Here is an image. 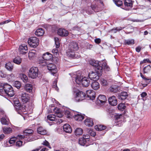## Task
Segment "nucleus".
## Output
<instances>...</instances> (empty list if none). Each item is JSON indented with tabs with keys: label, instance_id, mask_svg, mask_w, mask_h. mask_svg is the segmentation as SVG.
Returning <instances> with one entry per match:
<instances>
[{
	"label": "nucleus",
	"instance_id": "obj_1",
	"mask_svg": "<svg viewBox=\"0 0 151 151\" xmlns=\"http://www.w3.org/2000/svg\"><path fill=\"white\" fill-rule=\"evenodd\" d=\"M72 80L75 81L76 83L78 84L81 83L83 86L87 87L90 84V81L89 78L84 77L81 76L80 73L77 74L76 75H74L72 78Z\"/></svg>",
	"mask_w": 151,
	"mask_h": 151
},
{
	"label": "nucleus",
	"instance_id": "obj_2",
	"mask_svg": "<svg viewBox=\"0 0 151 151\" xmlns=\"http://www.w3.org/2000/svg\"><path fill=\"white\" fill-rule=\"evenodd\" d=\"M79 48L77 43L71 42L69 45L68 49L67 52V54L68 57L70 58H76L77 56L75 54V52L77 51Z\"/></svg>",
	"mask_w": 151,
	"mask_h": 151
},
{
	"label": "nucleus",
	"instance_id": "obj_3",
	"mask_svg": "<svg viewBox=\"0 0 151 151\" xmlns=\"http://www.w3.org/2000/svg\"><path fill=\"white\" fill-rule=\"evenodd\" d=\"M4 91L9 97H12L14 94V91L12 87L7 83L4 84Z\"/></svg>",
	"mask_w": 151,
	"mask_h": 151
},
{
	"label": "nucleus",
	"instance_id": "obj_4",
	"mask_svg": "<svg viewBox=\"0 0 151 151\" xmlns=\"http://www.w3.org/2000/svg\"><path fill=\"white\" fill-rule=\"evenodd\" d=\"M38 69L37 67H32L29 70V76L32 78H36L38 76Z\"/></svg>",
	"mask_w": 151,
	"mask_h": 151
},
{
	"label": "nucleus",
	"instance_id": "obj_5",
	"mask_svg": "<svg viewBox=\"0 0 151 151\" xmlns=\"http://www.w3.org/2000/svg\"><path fill=\"white\" fill-rule=\"evenodd\" d=\"M29 45L33 48L36 47L39 45V39L35 37H31L28 40Z\"/></svg>",
	"mask_w": 151,
	"mask_h": 151
},
{
	"label": "nucleus",
	"instance_id": "obj_6",
	"mask_svg": "<svg viewBox=\"0 0 151 151\" xmlns=\"http://www.w3.org/2000/svg\"><path fill=\"white\" fill-rule=\"evenodd\" d=\"M86 97L85 93L82 91H79L76 93L74 100L76 102L80 101L84 99Z\"/></svg>",
	"mask_w": 151,
	"mask_h": 151
},
{
	"label": "nucleus",
	"instance_id": "obj_7",
	"mask_svg": "<svg viewBox=\"0 0 151 151\" xmlns=\"http://www.w3.org/2000/svg\"><path fill=\"white\" fill-rule=\"evenodd\" d=\"M46 66H47L48 69L50 71H51L52 74L53 75H54L57 72V69L56 68V66L55 65L52 63H47Z\"/></svg>",
	"mask_w": 151,
	"mask_h": 151
},
{
	"label": "nucleus",
	"instance_id": "obj_8",
	"mask_svg": "<svg viewBox=\"0 0 151 151\" xmlns=\"http://www.w3.org/2000/svg\"><path fill=\"white\" fill-rule=\"evenodd\" d=\"M106 101V96L104 95H100L97 99L96 102L100 105H103Z\"/></svg>",
	"mask_w": 151,
	"mask_h": 151
},
{
	"label": "nucleus",
	"instance_id": "obj_9",
	"mask_svg": "<svg viewBox=\"0 0 151 151\" xmlns=\"http://www.w3.org/2000/svg\"><path fill=\"white\" fill-rule=\"evenodd\" d=\"M33 131L31 129H27L25 130L24 132V135L29 136V139H27V141H32L34 140L32 139V135Z\"/></svg>",
	"mask_w": 151,
	"mask_h": 151
},
{
	"label": "nucleus",
	"instance_id": "obj_10",
	"mask_svg": "<svg viewBox=\"0 0 151 151\" xmlns=\"http://www.w3.org/2000/svg\"><path fill=\"white\" fill-rule=\"evenodd\" d=\"M132 4L131 0H125L124 1V9L126 10H129L132 8Z\"/></svg>",
	"mask_w": 151,
	"mask_h": 151
},
{
	"label": "nucleus",
	"instance_id": "obj_11",
	"mask_svg": "<svg viewBox=\"0 0 151 151\" xmlns=\"http://www.w3.org/2000/svg\"><path fill=\"white\" fill-rule=\"evenodd\" d=\"M68 31L65 29L62 28L59 29L58 31V34L61 37H66L68 34Z\"/></svg>",
	"mask_w": 151,
	"mask_h": 151
},
{
	"label": "nucleus",
	"instance_id": "obj_12",
	"mask_svg": "<svg viewBox=\"0 0 151 151\" xmlns=\"http://www.w3.org/2000/svg\"><path fill=\"white\" fill-rule=\"evenodd\" d=\"M108 100L109 103L111 106H115L117 104V100L114 96H113L109 97Z\"/></svg>",
	"mask_w": 151,
	"mask_h": 151
},
{
	"label": "nucleus",
	"instance_id": "obj_13",
	"mask_svg": "<svg viewBox=\"0 0 151 151\" xmlns=\"http://www.w3.org/2000/svg\"><path fill=\"white\" fill-rule=\"evenodd\" d=\"M21 99L23 103H26L28 102L29 100V95L25 93L22 94L21 96Z\"/></svg>",
	"mask_w": 151,
	"mask_h": 151
},
{
	"label": "nucleus",
	"instance_id": "obj_14",
	"mask_svg": "<svg viewBox=\"0 0 151 151\" xmlns=\"http://www.w3.org/2000/svg\"><path fill=\"white\" fill-rule=\"evenodd\" d=\"M100 76L96 72H93V71L90 72L88 74V76L89 78L91 79H95V80H98L99 79Z\"/></svg>",
	"mask_w": 151,
	"mask_h": 151
},
{
	"label": "nucleus",
	"instance_id": "obj_15",
	"mask_svg": "<svg viewBox=\"0 0 151 151\" xmlns=\"http://www.w3.org/2000/svg\"><path fill=\"white\" fill-rule=\"evenodd\" d=\"M86 94L88 97L91 100H93L95 97V93L92 90H88L86 91Z\"/></svg>",
	"mask_w": 151,
	"mask_h": 151
},
{
	"label": "nucleus",
	"instance_id": "obj_16",
	"mask_svg": "<svg viewBox=\"0 0 151 151\" xmlns=\"http://www.w3.org/2000/svg\"><path fill=\"white\" fill-rule=\"evenodd\" d=\"M47 119L52 121H55L57 122H59L60 123H61L62 121L60 122V120H61V119L56 118L55 116L54 115L49 114L47 116Z\"/></svg>",
	"mask_w": 151,
	"mask_h": 151
},
{
	"label": "nucleus",
	"instance_id": "obj_17",
	"mask_svg": "<svg viewBox=\"0 0 151 151\" xmlns=\"http://www.w3.org/2000/svg\"><path fill=\"white\" fill-rule=\"evenodd\" d=\"M120 89L119 87L115 85H112L109 88V90L111 92L114 93L118 92Z\"/></svg>",
	"mask_w": 151,
	"mask_h": 151
},
{
	"label": "nucleus",
	"instance_id": "obj_18",
	"mask_svg": "<svg viewBox=\"0 0 151 151\" xmlns=\"http://www.w3.org/2000/svg\"><path fill=\"white\" fill-rule=\"evenodd\" d=\"M28 50L27 47V45H21L20 46L19 51L20 53L24 54L27 53Z\"/></svg>",
	"mask_w": 151,
	"mask_h": 151
},
{
	"label": "nucleus",
	"instance_id": "obj_19",
	"mask_svg": "<svg viewBox=\"0 0 151 151\" xmlns=\"http://www.w3.org/2000/svg\"><path fill=\"white\" fill-rule=\"evenodd\" d=\"M84 118V116L79 113H76L74 116L75 120L78 121H82Z\"/></svg>",
	"mask_w": 151,
	"mask_h": 151
},
{
	"label": "nucleus",
	"instance_id": "obj_20",
	"mask_svg": "<svg viewBox=\"0 0 151 151\" xmlns=\"http://www.w3.org/2000/svg\"><path fill=\"white\" fill-rule=\"evenodd\" d=\"M42 57L44 60L48 61L52 59V56L50 53L47 52L43 54Z\"/></svg>",
	"mask_w": 151,
	"mask_h": 151
},
{
	"label": "nucleus",
	"instance_id": "obj_21",
	"mask_svg": "<svg viewBox=\"0 0 151 151\" xmlns=\"http://www.w3.org/2000/svg\"><path fill=\"white\" fill-rule=\"evenodd\" d=\"M85 124L88 127H91L93 125V122L92 119L90 118H88L84 121Z\"/></svg>",
	"mask_w": 151,
	"mask_h": 151
},
{
	"label": "nucleus",
	"instance_id": "obj_22",
	"mask_svg": "<svg viewBox=\"0 0 151 151\" xmlns=\"http://www.w3.org/2000/svg\"><path fill=\"white\" fill-rule=\"evenodd\" d=\"M64 131L66 133H70L72 131V129L70 126L68 124H65L63 126Z\"/></svg>",
	"mask_w": 151,
	"mask_h": 151
},
{
	"label": "nucleus",
	"instance_id": "obj_23",
	"mask_svg": "<svg viewBox=\"0 0 151 151\" xmlns=\"http://www.w3.org/2000/svg\"><path fill=\"white\" fill-rule=\"evenodd\" d=\"M6 68L8 70L12 71L13 68V63L8 62L5 65Z\"/></svg>",
	"mask_w": 151,
	"mask_h": 151
},
{
	"label": "nucleus",
	"instance_id": "obj_24",
	"mask_svg": "<svg viewBox=\"0 0 151 151\" xmlns=\"http://www.w3.org/2000/svg\"><path fill=\"white\" fill-rule=\"evenodd\" d=\"M45 31L42 28H40L36 30L35 34L37 36H41L43 35Z\"/></svg>",
	"mask_w": 151,
	"mask_h": 151
},
{
	"label": "nucleus",
	"instance_id": "obj_25",
	"mask_svg": "<svg viewBox=\"0 0 151 151\" xmlns=\"http://www.w3.org/2000/svg\"><path fill=\"white\" fill-rule=\"evenodd\" d=\"M122 115L121 114L119 115H117L115 116L116 120L118 122V124L117 125H118L119 126H122V121H118L119 119H122Z\"/></svg>",
	"mask_w": 151,
	"mask_h": 151
},
{
	"label": "nucleus",
	"instance_id": "obj_26",
	"mask_svg": "<svg viewBox=\"0 0 151 151\" xmlns=\"http://www.w3.org/2000/svg\"><path fill=\"white\" fill-rule=\"evenodd\" d=\"M95 70L96 72L99 76L101 75L103 71V68L99 65L95 68Z\"/></svg>",
	"mask_w": 151,
	"mask_h": 151
},
{
	"label": "nucleus",
	"instance_id": "obj_27",
	"mask_svg": "<svg viewBox=\"0 0 151 151\" xmlns=\"http://www.w3.org/2000/svg\"><path fill=\"white\" fill-rule=\"evenodd\" d=\"M24 88L26 91L30 92L33 88L31 84L27 83L25 85Z\"/></svg>",
	"mask_w": 151,
	"mask_h": 151
},
{
	"label": "nucleus",
	"instance_id": "obj_28",
	"mask_svg": "<svg viewBox=\"0 0 151 151\" xmlns=\"http://www.w3.org/2000/svg\"><path fill=\"white\" fill-rule=\"evenodd\" d=\"M92 88L94 90H97L99 88V83L96 81H94L91 84Z\"/></svg>",
	"mask_w": 151,
	"mask_h": 151
},
{
	"label": "nucleus",
	"instance_id": "obj_29",
	"mask_svg": "<svg viewBox=\"0 0 151 151\" xmlns=\"http://www.w3.org/2000/svg\"><path fill=\"white\" fill-rule=\"evenodd\" d=\"M37 132L38 133L41 135H45L47 133L46 130L41 127H40L37 128Z\"/></svg>",
	"mask_w": 151,
	"mask_h": 151
},
{
	"label": "nucleus",
	"instance_id": "obj_30",
	"mask_svg": "<svg viewBox=\"0 0 151 151\" xmlns=\"http://www.w3.org/2000/svg\"><path fill=\"white\" fill-rule=\"evenodd\" d=\"M95 128L98 131H101L105 130L106 128V127L102 125H99L95 126Z\"/></svg>",
	"mask_w": 151,
	"mask_h": 151
},
{
	"label": "nucleus",
	"instance_id": "obj_31",
	"mask_svg": "<svg viewBox=\"0 0 151 151\" xmlns=\"http://www.w3.org/2000/svg\"><path fill=\"white\" fill-rule=\"evenodd\" d=\"M3 131L5 134H9L12 132V130L9 127H4L3 128Z\"/></svg>",
	"mask_w": 151,
	"mask_h": 151
},
{
	"label": "nucleus",
	"instance_id": "obj_32",
	"mask_svg": "<svg viewBox=\"0 0 151 151\" xmlns=\"http://www.w3.org/2000/svg\"><path fill=\"white\" fill-rule=\"evenodd\" d=\"M89 63L91 65L95 68L99 65V62L95 60H91L89 61Z\"/></svg>",
	"mask_w": 151,
	"mask_h": 151
},
{
	"label": "nucleus",
	"instance_id": "obj_33",
	"mask_svg": "<svg viewBox=\"0 0 151 151\" xmlns=\"http://www.w3.org/2000/svg\"><path fill=\"white\" fill-rule=\"evenodd\" d=\"M124 43L126 45H132L134 43V39L125 40Z\"/></svg>",
	"mask_w": 151,
	"mask_h": 151
},
{
	"label": "nucleus",
	"instance_id": "obj_34",
	"mask_svg": "<svg viewBox=\"0 0 151 151\" xmlns=\"http://www.w3.org/2000/svg\"><path fill=\"white\" fill-rule=\"evenodd\" d=\"M83 130L81 128H77L75 131V134L76 135H79L82 134Z\"/></svg>",
	"mask_w": 151,
	"mask_h": 151
},
{
	"label": "nucleus",
	"instance_id": "obj_35",
	"mask_svg": "<svg viewBox=\"0 0 151 151\" xmlns=\"http://www.w3.org/2000/svg\"><path fill=\"white\" fill-rule=\"evenodd\" d=\"M22 60L21 58L19 57L15 58L13 60L14 63L17 64H19L21 63Z\"/></svg>",
	"mask_w": 151,
	"mask_h": 151
},
{
	"label": "nucleus",
	"instance_id": "obj_36",
	"mask_svg": "<svg viewBox=\"0 0 151 151\" xmlns=\"http://www.w3.org/2000/svg\"><path fill=\"white\" fill-rule=\"evenodd\" d=\"M86 140H85L83 137L80 138L79 139V143L81 145H84L86 142Z\"/></svg>",
	"mask_w": 151,
	"mask_h": 151
},
{
	"label": "nucleus",
	"instance_id": "obj_37",
	"mask_svg": "<svg viewBox=\"0 0 151 151\" xmlns=\"http://www.w3.org/2000/svg\"><path fill=\"white\" fill-rule=\"evenodd\" d=\"M115 4L118 6H122L123 3L122 1L120 0H114ZM121 8H122L121 7Z\"/></svg>",
	"mask_w": 151,
	"mask_h": 151
},
{
	"label": "nucleus",
	"instance_id": "obj_38",
	"mask_svg": "<svg viewBox=\"0 0 151 151\" xmlns=\"http://www.w3.org/2000/svg\"><path fill=\"white\" fill-rule=\"evenodd\" d=\"M151 67L150 65H147L143 69L144 73H147L150 71Z\"/></svg>",
	"mask_w": 151,
	"mask_h": 151
},
{
	"label": "nucleus",
	"instance_id": "obj_39",
	"mask_svg": "<svg viewBox=\"0 0 151 151\" xmlns=\"http://www.w3.org/2000/svg\"><path fill=\"white\" fill-rule=\"evenodd\" d=\"M35 56V53L33 52H30L28 54V57L30 60H32Z\"/></svg>",
	"mask_w": 151,
	"mask_h": 151
},
{
	"label": "nucleus",
	"instance_id": "obj_40",
	"mask_svg": "<svg viewBox=\"0 0 151 151\" xmlns=\"http://www.w3.org/2000/svg\"><path fill=\"white\" fill-rule=\"evenodd\" d=\"M14 86L16 87L17 88H20L21 86V84L20 82L19 81H16L14 82Z\"/></svg>",
	"mask_w": 151,
	"mask_h": 151
},
{
	"label": "nucleus",
	"instance_id": "obj_41",
	"mask_svg": "<svg viewBox=\"0 0 151 151\" xmlns=\"http://www.w3.org/2000/svg\"><path fill=\"white\" fill-rule=\"evenodd\" d=\"M42 57V59L39 60V62L40 64H42L43 65L46 66L48 63Z\"/></svg>",
	"mask_w": 151,
	"mask_h": 151
},
{
	"label": "nucleus",
	"instance_id": "obj_42",
	"mask_svg": "<svg viewBox=\"0 0 151 151\" xmlns=\"http://www.w3.org/2000/svg\"><path fill=\"white\" fill-rule=\"evenodd\" d=\"M100 83L101 85L104 86H106L108 84L107 81L104 78L101 79Z\"/></svg>",
	"mask_w": 151,
	"mask_h": 151
},
{
	"label": "nucleus",
	"instance_id": "obj_43",
	"mask_svg": "<svg viewBox=\"0 0 151 151\" xmlns=\"http://www.w3.org/2000/svg\"><path fill=\"white\" fill-rule=\"evenodd\" d=\"M1 123L3 124L8 125V122L4 117H2L1 120Z\"/></svg>",
	"mask_w": 151,
	"mask_h": 151
},
{
	"label": "nucleus",
	"instance_id": "obj_44",
	"mask_svg": "<svg viewBox=\"0 0 151 151\" xmlns=\"http://www.w3.org/2000/svg\"><path fill=\"white\" fill-rule=\"evenodd\" d=\"M122 30V28L120 27V28H118V27H116V28L113 29L110 31V32L112 33H116L117 31H119L120 30Z\"/></svg>",
	"mask_w": 151,
	"mask_h": 151
},
{
	"label": "nucleus",
	"instance_id": "obj_45",
	"mask_svg": "<svg viewBox=\"0 0 151 151\" xmlns=\"http://www.w3.org/2000/svg\"><path fill=\"white\" fill-rule=\"evenodd\" d=\"M57 81L56 80L54 81L53 85H52V88H55L56 90L58 91V88L57 85Z\"/></svg>",
	"mask_w": 151,
	"mask_h": 151
},
{
	"label": "nucleus",
	"instance_id": "obj_46",
	"mask_svg": "<svg viewBox=\"0 0 151 151\" xmlns=\"http://www.w3.org/2000/svg\"><path fill=\"white\" fill-rule=\"evenodd\" d=\"M129 97V95L128 93L126 92L123 91V100L127 99V100H128V99L127 98Z\"/></svg>",
	"mask_w": 151,
	"mask_h": 151
},
{
	"label": "nucleus",
	"instance_id": "obj_47",
	"mask_svg": "<svg viewBox=\"0 0 151 151\" xmlns=\"http://www.w3.org/2000/svg\"><path fill=\"white\" fill-rule=\"evenodd\" d=\"M65 115L67 116V118H70L71 116V113L70 111L66 110L64 112Z\"/></svg>",
	"mask_w": 151,
	"mask_h": 151
},
{
	"label": "nucleus",
	"instance_id": "obj_48",
	"mask_svg": "<svg viewBox=\"0 0 151 151\" xmlns=\"http://www.w3.org/2000/svg\"><path fill=\"white\" fill-rule=\"evenodd\" d=\"M42 144L43 145L47 146L50 149L51 148V147L50 146L49 143L46 140H45Z\"/></svg>",
	"mask_w": 151,
	"mask_h": 151
},
{
	"label": "nucleus",
	"instance_id": "obj_49",
	"mask_svg": "<svg viewBox=\"0 0 151 151\" xmlns=\"http://www.w3.org/2000/svg\"><path fill=\"white\" fill-rule=\"evenodd\" d=\"M141 76L143 79L145 80L147 82H151V79H149L146 78L142 73H141Z\"/></svg>",
	"mask_w": 151,
	"mask_h": 151
},
{
	"label": "nucleus",
	"instance_id": "obj_50",
	"mask_svg": "<svg viewBox=\"0 0 151 151\" xmlns=\"http://www.w3.org/2000/svg\"><path fill=\"white\" fill-rule=\"evenodd\" d=\"M118 110L120 111H123V103H121L118 105Z\"/></svg>",
	"mask_w": 151,
	"mask_h": 151
},
{
	"label": "nucleus",
	"instance_id": "obj_51",
	"mask_svg": "<svg viewBox=\"0 0 151 151\" xmlns=\"http://www.w3.org/2000/svg\"><path fill=\"white\" fill-rule=\"evenodd\" d=\"M4 91V84L0 83V92L2 93Z\"/></svg>",
	"mask_w": 151,
	"mask_h": 151
},
{
	"label": "nucleus",
	"instance_id": "obj_52",
	"mask_svg": "<svg viewBox=\"0 0 151 151\" xmlns=\"http://www.w3.org/2000/svg\"><path fill=\"white\" fill-rule=\"evenodd\" d=\"M16 138L14 137H12L9 140V142L10 144H13L15 141Z\"/></svg>",
	"mask_w": 151,
	"mask_h": 151
},
{
	"label": "nucleus",
	"instance_id": "obj_53",
	"mask_svg": "<svg viewBox=\"0 0 151 151\" xmlns=\"http://www.w3.org/2000/svg\"><path fill=\"white\" fill-rule=\"evenodd\" d=\"M63 115V114L61 112V111H60V112H58L56 114L55 116L59 118H61L62 117Z\"/></svg>",
	"mask_w": 151,
	"mask_h": 151
},
{
	"label": "nucleus",
	"instance_id": "obj_54",
	"mask_svg": "<svg viewBox=\"0 0 151 151\" xmlns=\"http://www.w3.org/2000/svg\"><path fill=\"white\" fill-rule=\"evenodd\" d=\"M22 142L21 141H17L16 143V146L18 147H21L22 145Z\"/></svg>",
	"mask_w": 151,
	"mask_h": 151
},
{
	"label": "nucleus",
	"instance_id": "obj_55",
	"mask_svg": "<svg viewBox=\"0 0 151 151\" xmlns=\"http://www.w3.org/2000/svg\"><path fill=\"white\" fill-rule=\"evenodd\" d=\"M146 62H150V60L148 59H144L143 61H141L140 62V64H142L145 63Z\"/></svg>",
	"mask_w": 151,
	"mask_h": 151
},
{
	"label": "nucleus",
	"instance_id": "obj_56",
	"mask_svg": "<svg viewBox=\"0 0 151 151\" xmlns=\"http://www.w3.org/2000/svg\"><path fill=\"white\" fill-rule=\"evenodd\" d=\"M89 133L90 134V135L93 137H94L95 135H96V133L94 131H92L91 130H90L89 131Z\"/></svg>",
	"mask_w": 151,
	"mask_h": 151
},
{
	"label": "nucleus",
	"instance_id": "obj_57",
	"mask_svg": "<svg viewBox=\"0 0 151 151\" xmlns=\"http://www.w3.org/2000/svg\"><path fill=\"white\" fill-rule=\"evenodd\" d=\"M54 112L56 114L58 112H60V109L57 108H55L53 109Z\"/></svg>",
	"mask_w": 151,
	"mask_h": 151
},
{
	"label": "nucleus",
	"instance_id": "obj_58",
	"mask_svg": "<svg viewBox=\"0 0 151 151\" xmlns=\"http://www.w3.org/2000/svg\"><path fill=\"white\" fill-rule=\"evenodd\" d=\"M0 114L1 116H4H4L6 117V115L5 114L4 111L2 109H0Z\"/></svg>",
	"mask_w": 151,
	"mask_h": 151
},
{
	"label": "nucleus",
	"instance_id": "obj_59",
	"mask_svg": "<svg viewBox=\"0 0 151 151\" xmlns=\"http://www.w3.org/2000/svg\"><path fill=\"white\" fill-rule=\"evenodd\" d=\"M10 21H11L10 20H7L3 21V22H2L1 23H0V25H1L6 23H7L8 22H9Z\"/></svg>",
	"mask_w": 151,
	"mask_h": 151
},
{
	"label": "nucleus",
	"instance_id": "obj_60",
	"mask_svg": "<svg viewBox=\"0 0 151 151\" xmlns=\"http://www.w3.org/2000/svg\"><path fill=\"white\" fill-rule=\"evenodd\" d=\"M52 52L53 53L55 54V55H57L58 53V51L57 48L54 49L52 50Z\"/></svg>",
	"mask_w": 151,
	"mask_h": 151
},
{
	"label": "nucleus",
	"instance_id": "obj_61",
	"mask_svg": "<svg viewBox=\"0 0 151 151\" xmlns=\"http://www.w3.org/2000/svg\"><path fill=\"white\" fill-rule=\"evenodd\" d=\"M83 137L86 140V139H89L90 138V136L88 134H86V135H83Z\"/></svg>",
	"mask_w": 151,
	"mask_h": 151
},
{
	"label": "nucleus",
	"instance_id": "obj_62",
	"mask_svg": "<svg viewBox=\"0 0 151 151\" xmlns=\"http://www.w3.org/2000/svg\"><path fill=\"white\" fill-rule=\"evenodd\" d=\"M101 40L99 38H97L95 40V42L97 44H99L100 43Z\"/></svg>",
	"mask_w": 151,
	"mask_h": 151
},
{
	"label": "nucleus",
	"instance_id": "obj_63",
	"mask_svg": "<svg viewBox=\"0 0 151 151\" xmlns=\"http://www.w3.org/2000/svg\"><path fill=\"white\" fill-rule=\"evenodd\" d=\"M141 49V47L140 46H139L136 48V50L137 52H139L140 51Z\"/></svg>",
	"mask_w": 151,
	"mask_h": 151
},
{
	"label": "nucleus",
	"instance_id": "obj_64",
	"mask_svg": "<svg viewBox=\"0 0 151 151\" xmlns=\"http://www.w3.org/2000/svg\"><path fill=\"white\" fill-rule=\"evenodd\" d=\"M147 95V93L145 92H143L141 94V97L142 98H144Z\"/></svg>",
	"mask_w": 151,
	"mask_h": 151
}]
</instances>
